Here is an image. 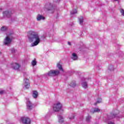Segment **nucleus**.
I'll return each instance as SVG.
<instances>
[{
  "mask_svg": "<svg viewBox=\"0 0 124 124\" xmlns=\"http://www.w3.org/2000/svg\"><path fill=\"white\" fill-rule=\"evenodd\" d=\"M71 15H74V14H76L77 13V10L76 9H73L71 11Z\"/></svg>",
  "mask_w": 124,
  "mask_h": 124,
  "instance_id": "obj_20",
  "label": "nucleus"
},
{
  "mask_svg": "<svg viewBox=\"0 0 124 124\" xmlns=\"http://www.w3.org/2000/svg\"><path fill=\"white\" fill-rule=\"evenodd\" d=\"M86 120L87 123H90V122L91 121V120H92V117H91V116H88L86 117Z\"/></svg>",
  "mask_w": 124,
  "mask_h": 124,
  "instance_id": "obj_23",
  "label": "nucleus"
},
{
  "mask_svg": "<svg viewBox=\"0 0 124 124\" xmlns=\"http://www.w3.org/2000/svg\"><path fill=\"white\" fill-rule=\"evenodd\" d=\"M31 64L33 66H34V65H36V61L35 60H33L31 62Z\"/></svg>",
  "mask_w": 124,
  "mask_h": 124,
  "instance_id": "obj_25",
  "label": "nucleus"
},
{
  "mask_svg": "<svg viewBox=\"0 0 124 124\" xmlns=\"http://www.w3.org/2000/svg\"><path fill=\"white\" fill-rule=\"evenodd\" d=\"M28 37L30 42H33L31 44V47L37 46L41 42L39 34L33 31H30L28 32Z\"/></svg>",
  "mask_w": 124,
  "mask_h": 124,
  "instance_id": "obj_1",
  "label": "nucleus"
},
{
  "mask_svg": "<svg viewBox=\"0 0 124 124\" xmlns=\"http://www.w3.org/2000/svg\"><path fill=\"white\" fill-rule=\"evenodd\" d=\"M116 112H118V110H116Z\"/></svg>",
  "mask_w": 124,
  "mask_h": 124,
  "instance_id": "obj_37",
  "label": "nucleus"
},
{
  "mask_svg": "<svg viewBox=\"0 0 124 124\" xmlns=\"http://www.w3.org/2000/svg\"><path fill=\"white\" fill-rule=\"evenodd\" d=\"M108 70L110 71H113L114 70V66L113 65H109L108 66Z\"/></svg>",
  "mask_w": 124,
  "mask_h": 124,
  "instance_id": "obj_22",
  "label": "nucleus"
},
{
  "mask_svg": "<svg viewBox=\"0 0 124 124\" xmlns=\"http://www.w3.org/2000/svg\"><path fill=\"white\" fill-rule=\"evenodd\" d=\"M71 58L72 60H73V61H76L77 59H78V56H77V54H76V53H72V56Z\"/></svg>",
  "mask_w": 124,
  "mask_h": 124,
  "instance_id": "obj_14",
  "label": "nucleus"
},
{
  "mask_svg": "<svg viewBox=\"0 0 124 124\" xmlns=\"http://www.w3.org/2000/svg\"><path fill=\"white\" fill-rule=\"evenodd\" d=\"M12 53H15V50L14 49H12Z\"/></svg>",
  "mask_w": 124,
  "mask_h": 124,
  "instance_id": "obj_32",
  "label": "nucleus"
},
{
  "mask_svg": "<svg viewBox=\"0 0 124 124\" xmlns=\"http://www.w3.org/2000/svg\"><path fill=\"white\" fill-rule=\"evenodd\" d=\"M117 115H118V113H112L111 114V116L112 117V119H113V118H116V117H117Z\"/></svg>",
  "mask_w": 124,
  "mask_h": 124,
  "instance_id": "obj_24",
  "label": "nucleus"
},
{
  "mask_svg": "<svg viewBox=\"0 0 124 124\" xmlns=\"http://www.w3.org/2000/svg\"><path fill=\"white\" fill-rule=\"evenodd\" d=\"M108 124H115L113 122H110L108 123Z\"/></svg>",
  "mask_w": 124,
  "mask_h": 124,
  "instance_id": "obj_33",
  "label": "nucleus"
},
{
  "mask_svg": "<svg viewBox=\"0 0 124 124\" xmlns=\"http://www.w3.org/2000/svg\"><path fill=\"white\" fill-rule=\"evenodd\" d=\"M58 117L59 122L60 123H63V117H62V116L61 115H59Z\"/></svg>",
  "mask_w": 124,
  "mask_h": 124,
  "instance_id": "obj_19",
  "label": "nucleus"
},
{
  "mask_svg": "<svg viewBox=\"0 0 124 124\" xmlns=\"http://www.w3.org/2000/svg\"><path fill=\"white\" fill-rule=\"evenodd\" d=\"M69 120H73V119H74V115L72 114L71 116L69 117Z\"/></svg>",
  "mask_w": 124,
  "mask_h": 124,
  "instance_id": "obj_27",
  "label": "nucleus"
},
{
  "mask_svg": "<svg viewBox=\"0 0 124 124\" xmlns=\"http://www.w3.org/2000/svg\"><path fill=\"white\" fill-rule=\"evenodd\" d=\"M13 13H14V11H13V10H10L8 11L3 12L2 14L3 17H6L7 18H11V17L13 15Z\"/></svg>",
  "mask_w": 124,
  "mask_h": 124,
  "instance_id": "obj_5",
  "label": "nucleus"
},
{
  "mask_svg": "<svg viewBox=\"0 0 124 124\" xmlns=\"http://www.w3.org/2000/svg\"><path fill=\"white\" fill-rule=\"evenodd\" d=\"M60 74V71L57 70H50L48 72L47 74V76L49 77H54V76H57Z\"/></svg>",
  "mask_w": 124,
  "mask_h": 124,
  "instance_id": "obj_6",
  "label": "nucleus"
},
{
  "mask_svg": "<svg viewBox=\"0 0 124 124\" xmlns=\"http://www.w3.org/2000/svg\"><path fill=\"white\" fill-rule=\"evenodd\" d=\"M68 45H69V46H71V43H70V42H68Z\"/></svg>",
  "mask_w": 124,
  "mask_h": 124,
  "instance_id": "obj_31",
  "label": "nucleus"
},
{
  "mask_svg": "<svg viewBox=\"0 0 124 124\" xmlns=\"http://www.w3.org/2000/svg\"><path fill=\"white\" fill-rule=\"evenodd\" d=\"M115 1H118V0H114Z\"/></svg>",
  "mask_w": 124,
  "mask_h": 124,
  "instance_id": "obj_35",
  "label": "nucleus"
},
{
  "mask_svg": "<svg viewBox=\"0 0 124 124\" xmlns=\"http://www.w3.org/2000/svg\"><path fill=\"white\" fill-rule=\"evenodd\" d=\"M101 102V99L98 98L97 100V102L94 104V105H96L97 103H100Z\"/></svg>",
  "mask_w": 124,
  "mask_h": 124,
  "instance_id": "obj_26",
  "label": "nucleus"
},
{
  "mask_svg": "<svg viewBox=\"0 0 124 124\" xmlns=\"http://www.w3.org/2000/svg\"><path fill=\"white\" fill-rule=\"evenodd\" d=\"M8 30V28L6 26H2L0 28V31H2V32H4L5 31H6Z\"/></svg>",
  "mask_w": 124,
  "mask_h": 124,
  "instance_id": "obj_18",
  "label": "nucleus"
},
{
  "mask_svg": "<svg viewBox=\"0 0 124 124\" xmlns=\"http://www.w3.org/2000/svg\"><path fill=\"white\" fill-rule=\"evenodd\" d=\"M37 21H41V20H45V17L41 15H38L36 16Z\"/></svg>",
  "mask_w": 124,
  "mask_h": 124,
  "instance_id": "obj_11",
  "label": "nucleus"
},
{
  "mask_svg": "<svg viewBox=\"0 0 124 124\" xmlns=\"http://www.w3.org/2000/svg\"><path fill=\"white\" fill-rule=\"evenodd\" d=\"M23 88L25 89H30L31 87V84L30 83V80L29 79H24L23 81Z\"/></svg>",
  "mask_w": 124,
  "mask_h": 124,
  "instance_id": "obj_7",
  "label": "nucleus"
},
{
  "mask_svg": "<svg viewBox=\"0 0 124 124\" xmlns=\"http://www.w3.org/2000/svg\"><path fill=\"white\" fill-rule=\"evenodd\" d=\"M57 67L58 68V69H59V70H60V71L63 72V69L62 68V64H61L60 62L57 63Z\"/></svg>",
  "mask_w": 124,
  "mask_h": 124,
  "instance_id": "obj_16",
  "label": "nucleus"
},
{
  "mask_svg": "<svg viewBox=\"0 0 124 124\" xmlns=\"http://www.w3.org/2000/svg\"><path fill=\"white\" fill-rule=\"evenodd\" d=\"M60 0H57V1H56V2H59V1H60Z\"/></svg>",
  "mask_w": 124,
  "mask_h": 124,
  "instance_id": "obj_34",
  "label": "nucleus"
},
{
  "mask_svg": "<svg viewBox=\"0 0 124 124\" xmlns=\"http://www.w3.org/2000/svg\"><path fill=\"white\" fill-rule=\"evenodd\" d=\"M100 109L98 108H93L90 111L91 113H92L93 114L94 113H96L97 112H100Z\"/></svg>",
  "mask_w": 124,
  "mask_h": 124,
  "instance_id": "obj_13",
  "label": "nucleus"
},
{
  "mask_svg": "<svg viewBox=\"0 0 124 124\" xmlns=\"http://www.w3.org/2000/svg\"><path fill=\"white\" fill-rule=\"evenodd\" d=\"M45 8L47 11H49L50 13H53L58 11V10L53 7V5L51 3H47L45 6Z\"/></svg>",
  "mask_w": 124,
  "mask_h": 124,
  "instance_id": "obj_2",
  "label": "nucleus"
},
{
  "mask_svg": "<svg viewBox=\"0 0 124 124\" xmlns=\"http://www.w3.org/2000/svg\"><path fill=\"white\" fill-rule=\"evenodd\" d=\"M82 87L83 89H88V83L86 81H83L81 83Z\"/></svg>",
  "mask_w": 124,
  "mask_h": 124,
  "instance_id": "obj_15",
  "label": "nucleus"
},
{
  "mask_svg": "<svg viewBox=\"0 0 124 124\" xmlns=\"http://www.w3.org/2000/svg\"><path fill=\"white\" fill-rule=\"evenodd\" d=\"M50 117V113H48L46 115L45 118H48Z\"/></svg>",
  "mask_w": 124,
  "mask_h": 124,
  "instance_id": "obj_29",
  "label": "nucleus"
},
{
  "mask_svg": "<svg viewBox=\"0 0 124 124\" xmlns=\"http://www.w3.org/2000/svg\"><path fill=\"white\" fill-rule=\"evenodd\" d=\"M78 22L79 25L83 26V25H84V17L83 16L78 17Z\"/></svg>",
  "mask_w": 124,
  "mask_h": 124,
  "instance_id": "obj_12",
  "label": "nucleus"
},
{
  "mask_svg": "<svg viewBox=\"0 0 124 124\" xmlns=\"http://www.w3.org/2000/svg\"><path fill=\"white\" fill-rule=\"evenodd\" d=\"M62 107V105L60 102L55 103L53 106V110L54 112H59Z\"/></svg>",
  "mask_w": 124,
  "mask_h": 124,
  "instance_id": "obj_3",
  "label": "nucleus"
},
{
  "mask_svg": "<svg viewBox=\"0 0 124 124\" xmlns=\"http://www.w3.org/2000/svg\"><path fill=\"white\" fill-rule=\"evenodd\" d=\"M0 55H1V52H0Z\"/></svg>",
  "mask_w": 124,
  "mask_h": 124,
  "instance_id": "obj_36",
  "label": "nucleus"
},
{
  "mask_svg": "<svg viewBox=\"0 0 124 124\" xmlns=\"http://www.w3.org/2000/svg\"><path fill=\"white\" fill-rule=\"evenodd\" d=\"M12 66L14 69H19L20 68V64H19L18 63H14L12 64Z\"/></svg>",
  "mask_w": 124,
  "mask_h": 124,
  "instance_id": "obj_10",
  "label": "nucleus"
},
{
  "mask_svg": "<svg viewBox=\"0 0 124 124\" xmlns=\"http://www.w3.org/2000/svg\"><path fill=\"white\" fill-rule=\"evenodd\" d=\"M70 87H72L73 88H74V87L76 86V82L75 81H72L70 84Z\"/></svg>",
  "mask_w": 124,
  "mask_h": 124,
  "instance_id": "obj_21",
  "label": "nucleus"
},
{
  "mask_svg": "<svg viewBox=\"0 0 124 124\" xmlns=\"http://www.w3.org/2000/svg\"><path fill=\"white\" fill-rule=\"evenodd\" d=\"M26 104H27V109H28L29 110H31V109L33 108V105L31 103V101H30V99H27Z\"/></svg>",
  "mask_w": 124,
  "mask_h": 124,
  "instance_id": "obj_8",
  "label": "nucleus"
},
{
  "mask_svg": "<svg viewBox=\"0 0 124 124\" xmlns=\"http://www.w3.org/2000/svg\"><path fill=\"white\" fill-rule=\"evenodd\" d=\"M3 93H4V91H0V94H3Z\"/></svg>",
  "mask_w": 124,
  "mask_h": 124,
  "instance_id": "obj_30",
  "label": "nucleus"
},
{
  "mask_svg": "<svg viewBox=\"0 0 124 124\" xmlns=\"http://www.w3.org/2000/svg\"><path fill=\"white\" fill-rule=\"evenodd\" d=\"M120 12H121V15H122V16H124V9H121L120 10Z\"/></svg>",
  "mask_w": 124,
  "mask_h": 124,
  "instance_id": "obj_28",
  "label": "nucleus"
},
{
  "mask_svg": "<svg viewBox=\"0 0 124 124\" xmlns=\"http://www.w3.org/2000/svg\"><path fill=\"white\" fill-rule=\"evenodd\" d=\"M12 42V33L8 35L4 40V45H9Z\"/></svg>",
  "mask_w": 124,
  "mask_h": 124,
  "instance_id": "obj_4",
  "label": "nucleus"
},
{
  "mask_svg": "<svg viewBox=\"0 0 124 124\" xmlns=\"http://www.w3.org/2000/svg\"><path fill=\"white\" fill-rule=\"evenodd\" d=\"M32 96L33 98H37L38 96V93L37 91H33Z\"/></svg>",
  "mask_w": 124,
  "mask_h": 124,
  "instance_id": "obj_17",
  "label": "nucleus"
},
{
  "mask_svg": "<svg viewBox=\"0 0 124 124\" xmlns=\"http://www.w3.org/2000/svg\"><path fill=\"white\" fill-rule=\"evenodd\" d=\"M21 121L23 124H31V119L28 117H22Z\"/></svg>",
  "mask_w": 124,
  "mask_h": 124,
  "instance_id": "obj_9",
  "label": "nucleus"
}]
</instances>
